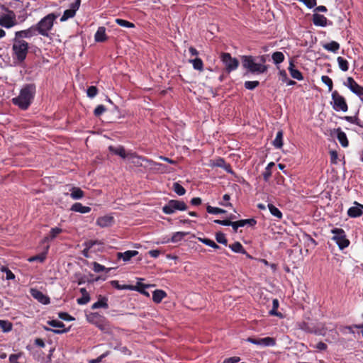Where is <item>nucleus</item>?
<instances>
[{"mask_svg":"<svg viewBox=\"0 0 363 363\" xmlns=\"http://www.w3.org/2000/svg\"><path fill=\"white\" fill-rule=\"evenodd\" d=\"M267 56L263 55L258 57L252 55L241 56V63L243 69L248 73L253 74H261L265 73L268 66L265 65Z\"/></svg>","mask_w":363,"mask_h":363,"instance_id":"obj_1","label":"nucleus"},{"mask_svg":"<svg viewBox=\"0 0 363 363\" xmlns=\"http://www.w3.org/2000/svg\"><path fill=\"white\" fill-rule=\"evenodd\" d=\"M36 92L35 84H27L21 89L17 97L12 99L14 105L18 106L22 110H26L31 104Z\"/></svg>","mask_w":363,"mask_h":363,"instance_id":"obj_2","label":"nucleus"},{"mask_svg":"<svg viewBox=\"0 0 363 363\" xmlns=\"http://www.w3.org/2000/svg\"><path fill=\"white\" fill-rule=\"evenodd\" d=\"M57 18V15L51 13L43 18L37 24L34 25L38 34L48 37L50 31L52 29L54 21Z\"/></svg>","mask_w":363,"mask_h":363,"instance_id":"obj_3","label":"nucleus"},{"mask_svg":"<svg viewBox=\"0 0 363 363\" xmlns=\"http://www.w3.org/2000/svg\"><path fill=\"white\" fill-rule=\"evenodd\" d=\"M28 43L24 40L16 39L12 47L15 58L18 62H23L28 52Z\"/></svg>","mask_w":363,"mask_h":363,"instance_id":"obj_4","label":"nucleus"},{"mask_svg":"<svg viewBox=\"0 0 363 363\" xmlns=\"http://www.w3.org/2000/svg\"><path fill=\"white\" fill-rule=\"evenodd\" d=\"M331 233L333 234L332 240L336 242L340 250H342L350 245V241L347 238L345 231L342 228H333Z\"/></svg>","mask_w":363,"mask_h":363,"instance_id":"obj_5","label":"nucleus"},{"mask_svg":"<svg viewBox=\"0 0 363 363\" xmlns=\"http://www.w3.org/2000/svg\"><path fill=\"white\" fill-rule=\"evenodd\" d=\"M187 209V205L183 201L180 200H169L167 204H165L162 210V212L167 215H170L175 213L177 211H186Z\"/></svg>","mask_w":363,"mask_h":363,"instance_id":"obj_6","label":"nucleus"},{"mask_svg":"<svg viewBox=\"0 0 363 363\" xmlns=\"http://www.w3.org/2000/svg\"><path fill=\"white\" fill-rule=\"evenodd\" d=\"M332 106L336 111L346 112L348 110V105L344 96L340 95L337 90L332 92Z\"/></svg>","mask_w":363,"mask_h":363,"instance_id":"obj_7","label":"nucleus"},{"mask_svg":"<svg viewBox=\"0 0 363 363\" xmlns=\"http://www.w3.org/2000/svg\"><path fill=\"white\" fill-rule=\"evenodd\" d=\"M129 157L131 159V162L136 167H143V166H144V167H146V166L162 167V166H163L162 164L155 162L152 160H149L143 156L138 155L136 153H130Z\"/></svg>","mask_w":363,"mask_h":363,"instance_id":"obj_8","label":"nucleus"},{"mask_svg":"<svg viewBox=\"0 0 363 363\" xmlns=\"http://www.w3.org/2000/svg\"><path fill=\"white\" fill-rule=\"evenodd\" d=\"M220 60L225 65L227 73H230L237 69L239 66V61L236 58L232 57L231 55L228 52H222Z\"/></svg>","mask_w":363,"mask_h":363,"instance_id":"obj_9","label":"nucleus"},{"mask_svg":"<svg viewBox=\"0 0 363 363\" xmlns=\"http://www.w3.org/2000/svg\"><path fill=\"white\" fill-rule=\"evenodd\" d=\"M350 90L360 97L363 101V86H360L352 77H349L347 78V82L345 83Z\"/></svg>","mask_w":363,"mask_h":363,"instance_id":"obj_10","label":"nucleus"},{"mask_svg":"<svg viewBox=\"0 0 363 363\" xmlns=\"http://www.w3.org/2000/svg\"><path fill=\"white\" fill-rule=\"evenodd\" d=\"M16 24V15L13 11H9L8 14L0 17V26L10 28Z\"/></svg>","mask_w":363,"mask_h":363,"instance_id":"obj_11","label":"nucleus"},{"mask_svg":"<svg viewBox=\"0 0 363 363\" xmlns=\"http://www.w3.org/2000/svg\"><path fill=\"white\" fill-rule=\"evenodd\" d=\"M81 4V0H76L70 6V9L64 11L63 15L60 18V21L63 22L69 18H73L75 16L76 11L79 9Z\"/></svg>","mask_w":363,"mask_h":363,"instance_id":"obj_12","label":"nucleus"},{"mask_svg":"<svg viewBox=\"0 0 363 363\" xmlns=\"http://www.w3.org/2000/svg\"><path fill=\"white\" fill-rule=\"evenodd\" d=\"M47 323L53 327V328H62V329H50L48 328H45V329L48 331H52L55 334H62L68 332L69 329H65V324L57 320H48Z\"/></svg>","mask_w":363,"mask_h":363,"instance_id":"obj_13","label":"nucleus"},{"mask_svg":"<svg viewBox=\"0 0 363 363\" xmlns=\"http://www.w3.org/2000/svg\"><path fill=\"white\" fill-rule=\"evenodd\" d=\"M30 295L36 299L38 301L41 303L42 304L47 305L50 303V298L45 295L43 292L40 291L36 289H31L30 291Z\"/></svg>","mask_w":363,"mask_h":363,"instance_id":"obj_14","label":"nucleus"},{"mask_svg":"<svg viewBox=\"0 0 363 363\" xmlns=\"http://www.w3.org/2000/svg\"><path fill=\"white\" fill-rule=\"evenodd\" d=\"M38 34V32L36 30V28H35V26H32L29 28L23 30H20L16 32V37L18 38H30L34 35H36Z\"/></svg>","mask_w":363,"mask_h":363,"instance_id":"obj_15","label":"nucleus"},{"mask_svg":"<svg viewBox=\"0 0 363 363\" xmlns=\"http://www.w3.org/2000/svg\"><path fill=\"white\" fill-rule=\"evenodd\" d=\"M114 223V218L111 216H104L97 218L96 225L101 228L111 226Z\"/></svg>","mask_w":363,"mask_h":363,"instance_id":"obj_16","label":"nucleus"},{"mask_svg":"<svg viewBox=\"0 0 363 363\" xmlns=\"http://www.w3.org/2000/svg\"><path fill=\"white\" fill-rule=\"evenodd\" d=\"M328 19L325 16L318 13L313 15V23L316 26L325 27L327 26Z\"/></svg>","mask_w":363,"mask_h":363,"instance_id":"obj_17","label":"nucleus"},{"mask_svg":"<svg viewBox=\"0 0 363 363\" xmlns=\"http://www.w3.org/2000/svg\"><path fill=\"white\" fill-rule=\"evenodd\" d=\"M288 69H289V72L291 76L294 79H296L299 81L303 79L302 73L299 70L295 69V65L292 60L290 61V62H289V66L288 67Z\"/></svg>","mask_w":363,"mask_h":363,"instance_id":"obj_18","label":"nucleus"},{"mask_svg":"<svg viewBox=\"0 0 363 363\" xmlns=\"http://www.w3.org/2000/svg\"><path fill=\"white\" fill-rule=\"evenodd\" d=\"M138 251L136 250H127L124 252H118L117 258L122 259L124 262H128L130 259L138 255Z\"/></svg>","mask_w":363,"mask_h":363,"instance_id":"obj_19","label":"nucleus"},{"mask_svg":"<svg viewBox=\"0 0 363 363\" xmlns=\"http://www.w3.org/2000/svg\"><path fill=\"white\" fill-rule=\"evenodd\" d=\"M108 150L111 152L113 153L114 155H118L121 157L125 159L128 156L130 155V153H126L125 148L123 146H118V147H113V146H109Z\"/></svg>","mask_w":363,"mask_h":363,"instance_id":"obj_20","label":"nucleus"},{"mask_svg":"<svg viewBox=\"0 0 363 363\" xmlns=\"http://www.w3.org/2000/svg\"><path fill=\"white\" fill-rule=\"evenodd\" d=\"M335 132L337 133V138L341 145L343 147H347L349 145V141L347 140L346 134L342 131L340 128H338L335 130Z\"/></svg>","mask_w":363,"mask_h":363,"instance_id":"obj_21","label":"nucleus"},{"mask_svg":"<svg viewBox=\"0 0 363 363\" xmlns=\"http://www.w3.org/2000/svg\"><path fill=\"white\" fill-rule=\"evenodd\" d=\"M99 308H108V298L106 296H99L98 301L95 302L91 306V309H97Z\"/></svg>","mask_w":363,"mask_h":363,"instance_id":"obj_22","label":"nucleus"},{"mask_svg":"<svg viewBox=\"0 0 363 363\" xmlns=\"http://www.w3.org/2000/svg\"><path fill=\"white\" fill-rule=\"evenodd\" d=\"M82 296L77 299V303L79 305H85L90 301V295L85 288H81L79 289Z\"/></svg>","mask_w":363,"mask_h":363,"instance_id":"obj_23","label":"nucleus"},{"mask_svg":"<svg viewBox=\"0 0 363 363\" xmlns=\"http://www.w3.org/2000/svg\"><path fill=\"white\" fill-rule=\"evenodd\" d=\"M347 213L350 218H355L362 216L363 211H362V209L358 206L354 205V206L348 208Z\"/></svg>","mask_w":363,"mask_h":363,"instance_id":"obj_24","label":"nucleus"},{"mask_svg":"<svg viewBox=\"0 0 363 363\" xmlns=\"http://www.w3.org/2000/svg\"><path fill=\"white\" fill-rule=\"evenodd\" d=\"M62 232V229L58 227L52 228L48 235L45 236L43 239V242H50L53 240L59 234Z\"/></svg>","mask_w":363,"mask_h":363,"instance_id":"obj_25","label":"nucleus"},{"mask_svg":"<svg viewBox=\"0 0 363 363\" xmlns=\"http://www.w3.org/2000/svg\"><path fill=\"white\" fill-rule=\"evenodd\" d=\"M96 42H104L107 39L106 34V28L104 27H99L94 35Z\"/></svg>","mask_w":363,"mask_h":363,"instance_id":"obj_26","label":"nucleus"},{"mask_svg":"<svg viewBox=\"0 0 363 363\" xmlns=\"http://www.w3.org/2000/svg\"><path fill=\"white\" fill-rule=\"evenodd\" d=\"M71 210L74 212L86 213L91 211V208L83 206L81 203H75L72 206Z\"/></svg>","mask_w":363,"mask_h":363,"instance_id":"obj_27","label":"nucleus"},{"mask_svg":"<svg viewBox=\"0 0 363 363\" xmlns=\"http://www.w3.org/2000/svg\"><path fill=\"white\" fill-rule=\"evenodd\" d=\"M167 296V294L164 291L161 289H157L152 293V300L155 303H159L162 299Z\"/></svg>","mask_w":363,"mask_h":363,"instance_id":"obj_28","label":"nucleus"},{"mask_svg":"<svg viewBox=\"0 0 363 363\" xmlns=\"http://www.w3.org/2000/svg\"><path fill=\"white\" fill-rule=\"evenodd\" d=\"M323 48L330 52H337L340 49V44L336 41H331L323 45Z\"/></svg>","mask_w":363,"mask_h":363,"instance_id":"obj_29","label":"nucleus"},{"mask_svg":"<svg viewBox=\"0 0 363 363\" xmlns=\"http://www.w3.org/2000/svg\"><path fill=\"white\" fill-rule=\"evenodd\" d=\"M101 318V315L98 313H91L89 315H87V320L96 325L101 330H103V326L98 323V319Z\"/></svg>","mask_w":363,"mask_h":363,"instance_id":"obj_30","label":"nucleus"},{"mask_svg":"<svg viewBox=\"0 0 363 363\" xmlns=\"http://www.w3.org/2000/svg\"><path fill=\"white\" fill-rule=\"evenodd\" d=\"M189 62L192 64L194 69L199 72L203 71V62L201 58L196 57L195 59H191Z\"/></svg>","mask_w":363,"mask_h":363,"instance_id":"obj_31","label":"nucleus"},{"mask_svg":"<svg viewBox=\"0 0 363 363\" xmlns=\"http://www.w3.org/2000/svg\"><path fill=\"white\" fill-rule=\"evenodd\" d=\"M276 345L275 339L270 337L258 338V345L262 346H274Z\"/></svg>","mask_w":363,"mask_h":363,"instance_id":"obj_32","label":"nucleus"},{"mask_svg":"<svg viewBox=\"0 0 363 363\" xmlns=\"http://www.w3.org/2000/svg\"><path fill=\"white\" fill-rule=\"evenodd\" d=\"M279 306V302L278 299H277V298L273 299L272 308L269 311V313L271 315H274V316L281 318L282 314L280 312L277 311Z\"/></svg>","mask_w":363,"mask_h":363,"instance_id":"obj_33","label":"nucleus"},{"mask_svg":"<svg viewBox=\"0 0 363 363\" xmlns=\"http://www.w3.org/2000/svg\"><path fill=\"white\" fill-rule=\"evenodd\" d=\"M283 130H280L277 133L275 139L273 141V145L276 148H281L283 146Z\"/></svg>","mask_w":363,"mask_h":363,"instance_id":"obj_34","label":"nucleus"},{"mask_svg":"<svg viewBox=\"0 0 363 363\" xmlns=\"http://www.w3.org/2000/svg\"><path fill=\"white\" fill-rule=\"evenodd\" d=\"M0 328L4 333H9L12 330L13 324L9 320L0 319Z\"/></svg>","mask_w":363,"mask_h":363,"instance_id":"obj_35","label":"nucleus"},{"mask_svg":"<svg viewBox=\"0 0 363 363\" xmlns=\"http://www.w3.org/2000/svg\"><path fill=\"white\" fill-rule=\"evenodd\" d=\"M229 247L235 252L246 254L247 252L244 249L243 246L240 242H235L232 245H229Z\"/></svg>","mask_w":363,"mask_h":363,"instance_id":"obj_36","label":"nucleus"},{"mask_svg":"<svg viewBox=\"0 0 363 363\" xmlns=\"http://www.w3.org/2000/svg\"><path fill=\"white\" fill-rule=\"evenodd\" d=\"M268 208L272 215L277 218L278 219H281L283 217L282 213L279 211L278 208L274 206L272 203L268 204Z\"/></svg>","mask_w":363,"mask_h":363,"instance_id":"obj_37","label":"nucleus"},{"mask_svg":"<svg viewBox=\"0 0 363 363\" xmlns=\"http://www.w3.org/2000/svg\"><path fill=\"white\" fill-rule=\"evenodd\" d=\"M337 61L342 71L347 72L349 69V63L347 60L342 57H337Z\"/></svg>","mask_w":363,"mask_h":363,"instance_id":"obj_38","label":"nucleus"},{"mask_svg":"<svg viewBox=\"0 0 363 363\" xmlns=\"http://www.w3.org/2000/svg\"><path fill=\"white\" fill-rule=\"evenodd\" d=\"M84 196V191L78 187H73L71 191V197L74 199H79Z\"/></svg>","mask_w":363,"mask_h":363,"instance_id":"obj_39","label":"nucleus"},{"mask_svg":"<svg viewBox=\"0 0 363 363\" xmlns=\"http://www.w3.org/2000/svg\"><path fill=\"white\" fill-rule=\"evenodd\" d=\"M272 58L274 62V64L278 65L281 63L284 60V55L281 52H274L272 55Z\"/></svg>","mask_w":363,"mask_h":363,"instance_id":"obj_40","label":"nucleus"},{"mask_svg":"<svg viewBox=\"0 0 363 363\" xmlns=\"http://www.w3.org/2000/svg\"><path fill=\"white\" fill-rule=\"evenodd\" d=\"M110 284L117 289H119V290H123V289H133V286H131V285H121L118 282V281L117 280H112L110 281Z\"/></svg>","mask_w":363,"mask_h":363,"instance_id":"obj_41","label":"nucleus"},{"mask_svg":"<svg viewBox=\"0 0 363 363\" xmlns=\"http://www.w3.org/2000/svg\"><path fill=\"white\" fill-rule=\"evenodd\" d=\"M147 287V286L144 284L138 283L135 286H133V290H135L146 296H150L149 293L146 291Z\"/></svg>","mask_w":363,"mask_h":363,"instance_id":"obj_42","label":"nucleus"},{"mask_svg":"<svg viewBox=\"0 0 363 363\" xmlns=\"http://www.w3.org/2000/svg\"><path fill=\"white\" fill-rule=\"evenodd\" d=\"M187 234L188 233L185 232H176L172 235L171 238V242H178L181 241Z\"/></svg>","mask_w":363,"mask_h":363,"instance_id":"obj_43","label":"nucleus"},{"mask_svg":"<svg viewBox=\"0 0 363 363\" xmlns=\"http://www.w3.org/2000/svg\"><path fill=\"white\" fill-rule=\"evenodd\" d=\"M238 225L240 227H244L246 225L250 226H255L257 224V220L255 218H249V219H242L238 220Z\"/></svg>","mask_w":363,"mask_h":363,"instance_id":"obj_44","label":"nucleus"},{"mask_svg":"<svg viewBox=\"0 0 363 363\" xmlns=\"http://www.w3.org/2000/svg\"><path fill=\"white\" fill-rule=\"evenodd\" d=\"M46 255H47L46 252H42V253H40L39 255L30 257V258L28 259V260L30 262H35V261H38L39 262H43L45 260V259H46Z\"/></svg>","mask_w":363,"mask_h":363,"instance_id":"obj_45","label":"nucleus"},{"mask_svg":"<svg viewBox=\"0 0 363 363\" xmlns=\"http://www.w3.org/2000/svg\"><path fill=\"white\" fill-rule=\"evenodd\" d=\"M199 240L200 242H201L202 243L208 245V246H210L214 249H219L220 248V246L218 245L213 240H211V239H208V238H199Z\"/></svg>","mask_w":363,"mask_h":363,"instance_id":"obj_46","label":"nucleus"},{"mask_svg":"<svg viewBox=\"0 0 363 363\" xmlns=\"http://www.w3.org/2000/svg\"><path fill=\"white\" fill-rule=\"evenodd\" d=\"M172 189L179 196H183L186 193V189L177 182L173 184Z\"/></svg>","mask_w":363,"mask_h":363,"instance_id":"obj_47","label":"nucleus"},{"mask_svg":"<svg viewBox=\"0 0 363 363\" xmlns=\"http://www.w3.org/2000/svg\"><path fill=\"white\" fill-rule=\"evenodd\" d=\"M115 21L118 25H119L120 26H122V27L135 28L134 23H131L130 21H128L126 20H124V19L116 18Z\"/></svg>","mask_w":363,"mask_h":363,"instance_id":"obj_48","label":"nucleus"},{"mask_svg":"<svg viewBox=\"0 0 363 363\" xmlns=\"http://www.w3.org/2000/svg\"><path fill=\"white\" fill-rule=\"evenodd\" d=\"M1 272L6 273V279L11 280L15 279V274L6 266H1L0 268Z\"/></svg>","mask_w":363,"mask_h":363,"instance_id":"obj_49","label":"nucleus"},{"mask_svg":"<svg viewBox=\"0 0 363 363\" xmlns=\"http://www.w3.org/2000/svg\"><path fill=\"white\" fill-rule=\"evenodd\" d=\"M206 211L208 213H211V214H218V213H226V211L223 209V208H218V207H213L211 206H207L206 207Z\"/></svg>","mask_w":363,"mask_h":363,"instance_id":"obj_50","label":"nucleus"},{"mask_svg":"<svg viewBox=\"0 0 363 363\" xmlns=\"http://www.w3.org/2000/svg\"><path fill=\"white\" fill-rule=\"evenodd\" d=\"M216 240L218 243L227 245L228 240L225 238V235L222 232H218L216 233Z\"/></svg>","mask_w":363,"mask_h":363,"instance_id":"obj_51","label":"nucleus"},{"mask_svg":"<svg viewBox=\"0 0 363 363\" xmlns=\"http://www.w3.org/2000/svg\"><path fill=\"white\" fill-rule=\"evenodd\" d=\"M300 328L302 330L306 331L307 333H310L315 332V330L314 329V326H313V325H310L308 323H306V322H303L300 324Z\"/></svg>","mask_w":363,"mask_h":363,"instance_id":"obj_52","label":"nucleus"},{"mask_svg":"<svg viewBox=\"0 0 363 363\" xmlns=\"http://www.w3.org/2000/svg\"><path fill=\"white\" fill-rule=\"evenodd\" d=\"M321 81L328 86L329 91L333 90V82L331 78H330L328 76L323 75L321 77Z\"/></svg>","mask_w":363,"mask_h":363,"instance_id":"obj_53","label":"nucleus"},{"mask_svg":"<svg viewBox=\"0 0 363 363\" xmlns=\"http://www.w3.org/2000/svg\"><path fill=\"white\" fill-rule=\"evenodd\" d=\"M259 84L258 81H246L244 84L245 89L249 90H253L257 87Z\"/></svg>","mask_w":363,"mask_h":363,"instance_id":"obj_54","label":"nucleus"},{"mask_svg":"<svg viewBox=\"0 0 363 363\" xmlns=\"http://www.w3.org/2000/svg\"><path fill=\"white\" fill-rule=\"evenodd\" d=\"M98 94V89L95 86H90L86 90V94L89 98L95 97Z\"/></svg>","mask_w":363,"mask_h":363,"instance_id":"obj_55","label":"nucleus"},{"mask_svg":"<svg viewBox=\"0 0 363 363\" xmlns=\"http://www.w3.org/2000/svg\"><path fill=\"white\" fill-rule=\"evenodd\" d=\"M93 270L95 272H104V271H106V272H108L110 270V269H107L104 265L96 262H93Z\"/></svg>","mask_w":363,"mask_h":363,"instance_id":"obj_56","label":"nucleus"},{"mask_svg":"<svg viewBox=\"0 0 363 363\" xmlns=\"http://www.w3.org/2000/svg\"><path fill=\"white\" fill-rule=\"evenodd\" d=\"M106 111V108L105 106L101 104L96 107V108L94 111V114L95 116L99 117L101 114H103Z\"/></svg>","mask_w":363,"mask_h":363,"instance_id":"obj_57","label":"nucleus"},{"mask_svg":"<svg viewBox=\"0 0 363 363\" xmlns=\"http://www.w3.org/2000/svg\"><path fill=\"white\" fill-rule=\"evenodd\" d=\"M230 199V196L229 194H224L223 196V201H220L219 204L223 206H225V207H232V203L228 202Z\"/></svg>","mask_w":363,"mask_h":363,"instance_id":"obj_58","label":"nucleus"},{"mask_svg":"<svg viewBox=\"0 0 363 363\" xmlns=\"http://www.w3.org/2000/svg\"><path fill=\"white\" fill-rule=\"evenodd\" d=\"M58 317L60 319L66 321H72L74 320V318L72 316H71L69 313L66 312H60L58 313Z\"/></svg>","mask_w":363,"mask_h":363,"instance_id":"obj_59","label":"nucleus"},{"mask_svg":"<svg viewBox=\"0 0 363 363\" xmlns=\"http://www.w3.org/2000/svg\"><path fill=\"white\" fill-rule=\"evenodd\" d=\"M353 328H355L354 327V325H348V326H343L340 328V331L341 333H342L343 334H347V333H351V334H354V332L353 330Z\"/></svg>","mask_w":363,"mask_h":363,"instance_id":"obj_60","label":"nucleus"},{"mask_svg":"<svg viewBox=\"0 0 363 363\" xmlns=\"http://www.w3.org/2000/svg\"><path fill=\"white\" fill-rule=\"evenodd\" d=\"M330 162L332 164H337V158L338 155L337 152L336 150H330Z\"/></svg>","mask_w":363,"mask_h":363,"instance_id":"obj_61","label":"nucleus"},{"mask_svg":"<svg viewBox=\"0 0 363 363\" xmlns=\"http://www.w3.org/2000/svg\"><path fill=\"white\" fill-rule=\"evenodd\" d=\"M109 354V352L107 351L104 353H103L101 355H100L99 357H98L96 359H92L89 362L90 363H99L102 361V359L104 358H105L106 357H107Z\"/></svg>","mask_w":363,"mask_h":363,"instance_id":"obj_62","label":"nucleus"},{"mask_svg":"<svg viewBox=\"0 0 363 363\" xmlns=\"http://www.w3.org/2000/svg\"><path fill=\"white\" fill-rule=\"evenodd\" d=\"M99 244H101V242L98 240H88V241H86L84 242V245L86 247H88V249H91V247H93L95 245H99Z\"/></svg>","mask_w":363,"mask_h":363,"instance_id":"obj_63","label":"nucleus"},{"mask_svg":"<svg viewBox=\"0 0 363 363\" xmlns=\"http://www.w3.org/2000/svg\"><path fill=\"white\" fill-rule=\"evenodd\" d=\"M240 360V358L238 357H233L228 359H225L223 363H238Z\"/></svg>","mask_w":363,"mask_h":363,"instance_id":"obj_64","label":"nucleus"}]
</instances>
